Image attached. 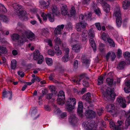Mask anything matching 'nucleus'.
<instances>
[{
	"label": "nucleus",
	"mask_w": 130,
	"mask_h": 130,
	"mask_svg": "<svg viewBox=\"0 0 130 130\" xmlns=\"http://www.w3.org/2000/svg\"><path fill=\"white\" fill-rule=\"evenodd\" d=\"M118 55V57H120L122 55V52L121 51L120 49H118L117 52Z\"/></svg>",
	"instance_id": "338daca9"
},
{
	"label": "nucleus",
	"mask_w": 130,
	"mask_h": 130,
	"mask_svg": "<svg viewBox=\"0 0 130 130\" xmlns=\"http://www.w3.org/2000/svg\"><path fill=\"white\" fill-rule=\"evenodd\" d=\"M125 64L126 63L124 61H121L119 64L117 68L119 70H122L124 68Z\"/></svg>",
	"instance_id": "c85d7f7f"
},
{
	"label": "nucleus",
	"mask_w": 130,
	"mask_h": 130,
	"mask_svg": "<svg viewBox=\"0 0 130 130\" xmlns=\"http://www.w3.org/2000/svg\"><path fill=\"white\" fill-rule=\"evenodd\" d=\"M48 54L51 56H53L55 54L54 52V51L52 50H49L48 52Z\"/></svg>",
	"instance_id": "864d4df0"
},
{
	"label": "nucleus",
	"mask_w": 130,
	"mask_h": 130,
	"mask_svg": "<svg viewBox=\"0 0 130 130\" xmlns=\"http://www.w3.org/2000/svg\"><path fill=\"white\" fill-rule=\"evenodd\" d=\"M81 80V79H79L77 80H73V82L76 83L77 84L79 85V82Z\"/></svg>",
	"instance_id": "774afa93"
},
{
	"label": "nucleus",
	"mask_w": 130,
	"mask_h": 130,
	"mask_svg": "<svg viewBox=\"0 0 130 130\" xmlns=\"http://www.w3.org/2000/svg\"><path fill=\"white\" fill-rule=\"evenodd\" d=\"M77 120V118L74 114L71 115L69 119V122L72 124L76 123V122Z\"/></svg>",
	"instance_id": "4be33fe9"
},
{
	"label": "nucleus",
	"mask_w": 130,
	"mask_h": 130,
	"mask_svg": "<svg viewBox=\"0 0 130 130\" xmlns=\"http://www.w3.org/2000/svg\"><path fill=\"white\" fill-rule=\"evenodd\" d=\"M109 124L110 127L111 129L113 130H119L112 121H111L110 122Z\"/></svg>",
	"instance_id": "7c9ffc66"
},
{
	"label": "nucleus",
	"mask_w": 130,
	"mask_h": 130,
	"mask_svg": "<svg viewBox=\"0 0 130 130\" xmlns=\"http://www.w3.org/2000/svg\"><path fill=\"white\" fill-rule=\"evenodd\" d=\"M54 48L56 51V54L57 55H59L61 54V51L59 50V45L54 46Z\"/></svg>",
	"instance_id": "2f4dec72"
},
{
	"label": "nucleus",
	"mask_w": 130,
	"mask_h": 130,
	"mask_svg": "<svg viewBox=\"0 0 130 130\" xmlns=\"http://www.w3.org/2000/svg\"><path fill=\"white\" fill-rule=\"evenodd\" d=\"M17 15L19 18L23 20L27 19V17L26 14V11H22V7L21 6L17 5Z\"/></svg>",
	"instance_id": "39448f33"
},
{
	"label": "nucleus",
	"mask_w": 130,
	"mask_h": 130,
	"mask_svg": "<svg viewBox=\"0 0 130 130\" xmlns=\"http://www.w3.org/2000/svg\"><path fill=\"white\" fill-rule=\"evenodd\" d=\"M81 48L80 46L78 44H75L72 46V50L75 52H80Z\"/></svg>",
	"instance_id": "b1692460"
},
{
	"label": "nucleus",
	"mask_w": 130,
	"mask_h": 130,
	"mask_svg": "<svg viewBox=\"0 0 130 130\" xmlns=\"http://www.w3.org/2000/svg\"><path fill=\"white\" fill-rule=\"evenodd\" d=\"M94 122L90 120L85 121L82 124V126L87 130H95L97 126H94Z\"/></svg>",
	"instance_id": "423d86ee"
},
{
	"label": "nucleus",
	"mask_w": 130,
	"mask_h": 130,
	"mask_svg": "<svg viewBox=\"0 0 130 130\" xmlns=\"http://www.w3.org/2000/svg\"><path fill=\"white\" fill-rule=\"evenodd\" d=\"M117 102L123 108H125L126 107L125 100L121 96H119L117 99Z\"/></svg>",
	"instance_id": "ddd939ff"
},
{
	"label": "nucleus",
	"mask_w": 130,
	"mask_h": 130,
	"mask_svg": "<svg viewBox=\"0 0 130 130\" xmlns=\"http://www.w3.org/2000/svg\"><path fill=\"white\" fill-rule=\"evenodd\" d=\"M76 104V101L75 99L70 98L67 101L66 108L68 111H71L74 108Z\"/></svg>",
	"instance_id": "20e7f679"
},
{
	"label": "nucleus",
	"mask_w": 130,
	"mask_h": 130,
	"mask_svg": "<svg viewBox=\"0 0 130 130\" xmlns=\"http://www.w3.org/2000/svg\"><path fill=\"white\" fill-rule=\"evenodd\" d=\"M57 101L58 104L60 105H62L65 103V95L63 91H60L59 92Z\"/></svg>",
	"instance_id": "1a4fd4ad"
},
{
	"label": "nucleus",
	"mask_w": 130,
	"mask_h": 130,
	"mask_svg": "<svg viewBox=\"0 0 130 130\" xmlns=\"http://www.w3.org/2000/svg\"><path fill=\"white\" fill-rule=\"evenodd\" d=\"M46 42L48 43V44L50 46H52L53 45L52 43V41L50 39H47Z\"/></svg>",
	"instance_id": "6e6d98bb"
},
{
	"label": "nucleus",
	"mask_w": 130,
	"mask_h": 130,
	"mask_svg": "<svg viewBox=\"0 0 130 130\" xmlns=\"http://www.w3.org/2000/svg\"><path fill=\"white\" fill-rule=\"evenodd\" d=\"M96 14L98 16H100L101 14V11L99 8H98L94 10Z\"/></svg>",
	"instance_id": "09e8293b"
},
{
	"label": "nucleus",
	"mask_w": 130,
	"mask_h": 130,
	"mask_svg": "<svg viewBox=\"0 0 130 130\" xmlns=\"http://www.w3.org/2000/svg\"><path fill=\"white\" fill-rule=\"evenodd\" d=\"M119 18H116V24L117 26L119 27L121 26V24L122 19L121 17Z\"/></svg>",
	"instance_id": "f704fd0d"
},
{
	"label": "nucleus",
	"mask_w": 130,
	"mask_h": 130,
	"mask_svg": "<svg viewBox=\"0 0 130 130\" xmlns=\"http://www.w3.org/2000/svg\"><path fill=\"white\" fill-rule=\"evenodd\" d=\"M75 34H73L72 35V36L71 38V43H73L74 42H75L76 41L75 40V39L73 38V36H75Z\"/></svg>",
	"instance_id": "5fc2aeb1"
},
{
	"label": "nucleus",
	"mask_w": 130,
	"mask_h": 130,
	"mask_svg": "<svg viewBox=\"0 0 130 130\" xmlns=\"http://www.w3.org/2000/svg\"><path fill=\"white\" fill-rule=\"evenodd\" d=\"M107 41H108L111 46L113 47H115V44L113 40L111 39L108 38Z\"/></svg>",
	"instance_id": "c03bdc74"
},
{
	"label": "nucleus",
	"mask_w": 130,
	"mask_h": 130,
	"mask_svg": "<svg viewBox=\"0 0 130 130\" xmlns=\"http://www.w3.org/2000/svg\"><path fill=\"white\" fill-rule=\"evenodd\" d=\"M106 81L107 84L110 86H111L113 83V80L112 78H108L106 79Z\"/></svg>",
	"instance_id": "79ce46f5"
},
{
	"label": "nucleus",
	"mask_w": 130,
	"mask_h": 130,
	"mask_svg": "<svg viewBox=\"0 0 130 130\" xmlns=\"http://www.w3.org/2000/svg\"><path fill=\"white\" fill-rule=\"evenodd\" d=\"M83 106L82 102L81 101L79 102L77 108V112L79 116L81 117H82L83 116Z\"/></svg>",
	"instance_id": "4468645a"
},
{
	"label": "nucleus",
	"mask_w": 130,
	"mask_h": 130,
	"mask_svg": "<svg viewBox=\"0 0 130 130\" xmlns=\"http://www.w3.org/2000/svg\"><path fill=\"white\" fill-rule=\"evenodd\" d=\"M103 78L102 76L99 77L98 79V85H100L101 84H102L103 82Z\"/></svg>",
	"instance_id": "a18cd8bd"
},
{
	"label": "nucleus",
	"mask_w": 130,
	"mask_h": 130,
	"mask_svg": "<svg viewBox=\"0 0 130 130\" xmlns=\"http://www.w3.org/2000/svg\"><path fill=\"white\" fill-rule=\"evenodd\" d=\"M17 62L15 60H13L11 61V69H14L16 67Z\"/></svg>",
	"instance_id": "c9c22d12"
},
{
	"label": "nucleus",
	"mask_w": 130,
	"mask_h": 130,
	"mask_svg": "<svg viewBox=\"0 0 130 130\" xmlns=\"http://www.w3.org/2000/svg\"><path fill=\"white\" fill-rule=\"evenodd\" d=\"M91 95L90 94L88 93L87 94L84 95L82 97V98L83 99H85L86 101H88L91 99Z\"/></svg>",
	"instance_id": "c756f323"
},
{
	"label": "nucleus",
	"mask_w": 130,
	"mask_h": 130,
	"mask_svg": "<svg viewBox=\"0 0 130 130\" xmlns=\"http://www.w3.org/2000/svg\"><path fill=\"white\" fill-rule=\"evenodd\" d=\"M1 19L4 22L7 23L8 21V19L7 17L4 15H2L0 17Z\"/></svg>",
	"instance_id": "49530a36"
},
{
	"label": "nucleus",
	"mask_w": 130,
	"mask_h": 130,
	"mask_svg": "<svg viewBox=\"0 0 130 130\" xmlns=\"http://www.w3.org/2000/svg\"><path fill=\"white\" fill-rule=\"evenodd\" d=\"M47 3L45 2L44 1H41L39 2L40 5L41 6L44 8H46L48 7L50 3V1L48 0L47 1Z\"/></svg>",
	"instance_id": "6ab92c4d"
},
{
	"label": "nucleus",
	"mask_w": 130,
	"mask_h": 130,
	"mask_svg": "<svg viewBox=\"0 0 130 130\" xmlns=\"http://www.w3.org/2000/svg\"><path fill=\"white\" fill-rule=\"evenodd\" d=\"M46 62L49 66H51L52 64L53 61L52 59L46 58L45 59Z\"/></svg>",
	"instance_id": "4c0bfd02"
},
{
	"label": "nucleus",
	"mask_w": 130,
	"mask_h": 130,
	"mask_svg": "<svg viewBox=\"0 0 130 130\" xmlns=\"http://www.w3.org/2000/svg\"><path fill=\"white\" fill-rule=\"evenodd\" d=\"M95 26L96 27L98 30H101V27L100 23H96L95 24Z\"/></svg>",
	"instance_id": "3c124183"
},
{
	"label": "nucleus",
	"mask_w": 130,
	"mask_h": 130,
	"mask_svg": "<svg viewBox=\"0 0 130 130\" xmlns=\"http://www.w3.org/2000/svg\"><path fill=\"white\" fill-rule=\"evenodd\" d=\"M69 60L70 58L69 57V55H64L62 58V61L64 62H67Z\"/></svg>",
	"instance_id": "37998d69"
},
{
	"label": "nucleus",
	"mask_w": 130,
	"mask_h": 130,
	"mask_svg": "<svg viewBox=\"0 0 130 130\" xmlns=\"http://www.w3.org/2000/svg\"><path fill=\"white\" fill-rule=\"evenodd\" d=\"M126 87L124 89L125 92L129 93L130 92V80L128 81L125 83Z\"/></svg>",
	"instance_id": "412c9836"
},
{
	"label": "nucleus",
	"mask_w": 130,
	"mask_h": 130,
	"mask_svg": "<svg viewBox=\"0 0 130 130\" xmlns=\"http://www.w3.org/2000/svg\"><path fill=\"white\" fill-rule=\"evenodd\" d=\"M55 42V46H57L60 45L61 43V41L60 39L58 37H56L54 40Z\"/></svg>",
	"instance_id": "72a5a7b5"
},
{
	"label": "nucleus",
	"mask_w": 130,
	"mask_h": 130,
	"mask_svg": "<svg viewBox=\"0 0 130 130\" xmlns=\"http://www.w3.org/2000/svg\"><path fill=\"white\" fill-rule=\"evenodd\" d=\"M116 56L115 54L112 52H109L107 53L106 57L107 60H108L110 58L112 61H113Z\"/></svg>",
	"instance_id": "a211bd4d"
},
{
	"label": "nucleus",
	"mask_w": 130,
	"mask_h": 130,
	"mask_svg": "<svg viewBox=\"0 0 130 130\" xmlns=\"http://www.w3.org/2000/svg\"><path fill=\"white\" fill-rule=\"evenodd\" d=\"M103 95L104 98L107 100L114 99L115 97V95L113 91L110 90H107L105 92L103 93Z\"/></svg>",
	"instance_id": "6e6552de"
},
{
	"label": "nucleus",
	"mask_w": 130,
	"mask_h": 130,
	"mask_svg": "<svg viewBox=\"0 0 130 130\" xmlns=\"http://www.w3.org/2000/svg\"><path fill=\"white\" fill-rule=\"evenodd\" d=\"M34 34L29 30L24 31L22 33V36L19 39L18 42L20 45L23 44L26 41L27 38L30 40H32L35 38Z\"/></svg>",
	"instance_id": "f03ea898"
},
{
	"label": "nucleus",
	"mask_w": 130,
	"mask_h": 130,
	"mask_svg": "<svg viewBox=\"0 0 130 130\" xmlns=\"http://www.w3.org/2000/svg\"><path fill=\"white\" fill-rule=\"evenodd\" d=\"M113 36L117 41L119 43L122 44L124 41V40L123 38H120L119 36L118 35L117 33H116L113 35Z\"/></svg>",
	"instance_id": "bb28decb"
},
{
	"label": "nucleus",
	"mask_w": 130,
	"mask_h": 130,
	"mask_svg": "<svg viewBox=\"0 0 130 130\" xmlns=\"http://www.w3.org/2000/svg\"><path fill=\"white\" fill-rule=\"evenodd\" d=\"M124 55V57L126 59H127L130 58V53L128 52H125Z\"/></svg>",
	"instance_id": "8fccbe9b"
},
{
	"label": "nucleus",
	"mask_w": 130,
	"mask_h": 130,
	"mask_svg": "<svg viewBox=\"0 0 130 130\" xmlns=\"http://www.w3.org/2000/svg\"><path fill=\"white\" fill-rule=\"evenodd\" d=\"M102 6L104 11L106 13H108L110 11L109 5L105 3L103 4Z\"/></svg>",
	"instance_id": "393cba45"
},
{
	"label": "nucleus",
	"mask_w": 130,
	"mask_h": 130,
	"mask_svg": "<svg viewBox=\"0 0 130 130\" xmlns=\"http://www.w3.org/2000/svg\"><path fill=\"white\" fill-rule=\"evenodd\" d=\"M83 84L84 86L86 87H88L89 86L88 83L86 81L84 80L83 82Z\"/></svg>",
	"instance_id": "0e129e2a"
},
{
	"label": "nucleus",
	"mask_w": 130,
	"mask_h": 130,
	"mask_svg": "<svg viewBox=\"0 0 130 130\" xmlns=\"http://www.w3.org/2000/svg\"><path fill=\"white\" fill-rule=\"evenodd\" d=\"M12 92L11 91H8L7 92L5 91H4L3 92L2 98L4 99L5 98L8 97L10 96L9 98L10 99L12 98Z\"/></svg>",
	"instance_id": "aec40b11"
},
{
	"label": "nucleus",
	"mask_w": 130,
	"mask_h": 130,
	"mask_svg": "<svg viewBox=\"0 0 130 130\" xmlns=\"http://www.w3.org/2000/svg\"><path fill=\"white\" fill-rule=\"evenodd\" d=\"M51 91L54 94H56L57 93V91H55V87L53 86H50L49 87Z\"/></svg>",
	"instance_id": "ea45409f"
},
{
	"label": "nucleus",
	"mask_w": 130,
	"mask_h": 130,
	"mask_svg": "<svg viewBox=\"0 0 130 130\" xmlns=\"http://www.w3.org/2000/svg\"><path fill=\"white\" fill-rule=\"evenodd\" d=\"M85 115L88 118H92L95 117V113L94 111L89 110H87L85 112Z\"/></svg>",
	"instance_id": "f3484780"
},
{
	"label": "nucleus",
	"mask_w": 130,
	"mask_h": 130,
	"mask_svg": "<svg viewBox=\"0 0 130 130\" xmlns=\"http://www.w3.org/2000/svg\"><path fill=\"white\" fill-rule=\"evenodd\" d=\"M11 37L12 39L13 40H18L19 38V36L17 34H14L12 35H11Z\"/></svg>",
	"instance_id": "58836bf2"
},
{
	"label": "nucleus",
	"mask_w": 130,
	"mask_h": 130,
	"mask_svg": "<svg viewBox=\"0 0 130 130\" xmlns=\"http://www.w3.org/2000/svg\"><path fill=\"white\" fill-rule=\"evenodd\" d=\"M60 10L62 14L64 15H67L69 16V14H68V8L67 6L65 5L61 4L60 5Z\"/></svg>",
	"instance_id": "f8f14e48"
},
{
	"label": "nucleus",
	"mask_w": 130,
	"mask_h": 130,
	"mask_svg": "<svg viewBox=\"0 0 130 130\" xmlns=\"http://www.w3.org/2000/svg\"><path fill=\"white\" fill-rule=\"evenodd\" d=\"M18 75L21 77H23L24 76V73L23 72L19 71L18 72Z\"/></svg>",
	"instance_id": "bf43d9fd"
},
{
	"label": "nucleus",
	"mask_w": 130,
	"mask_h": 130,
	"mask_svg": "<svg viewBox=\"0 0 130 130\" xmlns=\"http://www.w3.org/2000/svg\"><path fill=\"white\" fill-rule=\"evenodd\" d=\"M92 15L91 12L86 13L84 15L80 14L79 16V20L81 22L80 23L77 24L76 26V30L78 31L81 30L82 28H85L86 26V24L83 21L84 19H90Z\"/></svg>",
	"instance_id": "7ed1b4c3"
},
{
	"label": "nucleus",
	"mask_w": 130,
	"mask_h": 130,
	"mask_svg": "<svg viewBox=\"0 0 130 130\" xmlns=\"http://www.w3.org/2000/svg\"><path fill=\"white\" fill-rule=\"evenodd\" d=\"M7 52L6 47L0 45V53L4 54L6 53Z\"/></svg>",
	"instance_id": "a19ab883"
},
{
	"label": "nucleus",
	"mask_w": 130,
	"mask_h": 130,
	"mask_svg": "<svg viewBox=\"0 0 130 130\" xmlns=\"http://www.w3.org/2000/svg\"><path fill=\"white\" fill-rule=\"evenodd\" d=\"M64 27L63 25H61L57 26L55 28L54 31V33L56 36L60 35L61 33V31Z\"/></svg>",
	"instance_id": "2eb2a0df"
},
{
	"label": "nucleus",
	"mask_w": 130,
	"mask_h": 130,
	"mask_svg": "<svg viewBox=\"0 0 130 130\" xmlns=\"http://www.w3.org/2000/svg\"><path fill=\"white\" fill-rule=\"evenodd\" d=\"M89 31L88 32L87 30H84L83 31L82 35V40L83 41H85L87 39L88 36H89Z\"/></svg>",
	"instance_id": "a878e982"
},
{
	"label": "nucleus",
	"mask_w": 130,
	"mask_h": 130,
	"mask_svg": "<svg viewBox=\"0 0 130 130\" xmlns=\"http://www.w3.org/2000/svg\"><path fill=\"white\" fill-rule=\"evenodd\" d=\"M104 44L102 43H100L99 46V50L101 51H102L104 48Z\"/></svg>",
	"instance_id": "603ef678"
},
{
	"label": "nucleus",
	"mask_w": 130,
	"mask_h": 130,
	"mask_svg": "<svg viewBox=\"0 0 130 130\" xmlns=\"http://www.w3.org/2000/svg\"><path fill=\"white\" fill-rule=\"evenodd\" d=\"M33 58L34 60H38L37 63L39 64H42L43 61V57L42 55H40L38 50H37L35 52Z\"/></svg>",
	"instance_id": "9d476101"
},
{
	"label": "nucleus",
	"mask_w": 130,
	"mask_h": 130,
	"mask_svg": "<svg viewBox=\"0 0 130 130\" xmlns=\"http://www.w3.org/2000/svg\"><path fill=\"white\" fill-rule=\"evenodd\" d=\"M82 61L84 65L87 68L89 66L90 61L88 60L86 58H82Z\"/></svg>",
	"instance_id": "cd10ccee"
},
{
	"label": "nucleus",
	"mask_w": 130,
	"mask_h": 130,
	"mask_svg": "<svg viewBox=\"0 0 130 130\" xmlns=\"http://www.w3.org/2000/svg\"><path fill=\"white\" fill-rule=\"evenodd\" d=\"M108 35L104 32L103 33L101 36L102 39L105 42H107V40L108 39Z\"/></svg>",
	"instance_id": "473e14b6"
},
{
	"label": "nucleus",
	"mask_w": 130,
	"mask_h": 130,
	"mask_svg": "<svg viewBox=\"0 0 130 130\" xmlns=\"http://www.w3.org/2000/svg\"><path fill=\"white\" fill-rule=\"evenodd\" d=\"M106 108L107 111L111 113L114 115H116L117 112L115 110L114 105L113 104H110L106 106Z\"/></svg>",
	"instance_id": "9b49d317"
},
{
	"label": "nucleus",
	"mask_w": 130,
	"mask_h": 130,
	"mask_svg": "<svg viewBox=\"0 0 130 130\" xmlns=\"http://www.w3.org/2000/svg\"><path fill=\"white\" fill-rule=\"evenodd\" d=\"M78 62L77 60H76L75 61L74 64V66L75 68H76L78 67Z\"/></svg>",
	"instance_id": "680f3d73"
},
{
	"label": "nucleus",
	"mask_w": 130,
	"mask_h": 130,
	"mask_svg": "<svg viewBox=\"0 0 130 130\" xmlns=\"http://www.w3.org/2000/svg\"><path fill=\"white\" fill-rule=\"evenodd\" d=\"M113 16L116 18L121 17L120 8L119 7H116L115 8L113 13Z\"/></svg>",
	"instance_id": "dca6fc26"
},
{
	"label": "nucleus",
	"mask_w": 130,
	"mask_h": 130,
	"mask_svg": "<svg viewBox=\"0 0 130 130\" xmlns=\"http://www.w3.org/2000/svg\"><path fill=\"white\" fill-rule=\"evenodd\" d=\"M94 36V34L92 29H91L90 30L89 33V41L91 44L93 50L94 52H95L96 50V46L93 39Z\"/></svg>",
	"instance_id": "0eeeda50"
},
{
	"label": "nucleus",
	"mask_w": 130,
	"mask_h": 130,
	"mask_svg": "<svg viewBox=\"0 0 130 130\" xmlns=\"http://www.w3.org/2000/svg\"><path fill=\"white\" fill-rule=\"evenodd\" d=\"M130 6V1L127 0H125L123 3V8L124 9H126Z\"/></svg>",
	"instance_id": "5701e85b"
},
{
	"label": "nucleus",
	"mask_w": 130,
	"mask_h": 130,
	"mask_svg": "<svg viewBox=\"0 0 130 130\" xmlns=\"http://www.w3.org/2000/svg\"><path fill=\"white\" fill-rule=\"evenodd\" d=\"M67 116V113L66 112H63L60 115V117L61 118H63L66 117Z\"/></svg>",
	"instance_id": "e2e57ef3"
},
{
	"label": "nucleus",
	"mask_w": 130,
	"mask_h": 130,
	"mask_svg": "<svg viewBox=\"0 0 130 130\" xmlns=\"http://www.w3.org/2000/svg\"><path fill=\"white\" fill-rule=\"evenodd\" d=\"M51 9V13L50 12L47 14H46L44 12H42L40 9L36 8L31 9L30 11L33 13L36 14V16L40 23H42V22L39 15V14H40L41 17L43 18V21H46L47 19V17H48L49 21L51 22H53L54 21V16H59L60 15L59 11L56 6L52 5Z\"/></svg>",
	"instance_id": "f257e3e1"
},
{
	"label": "nucleus",
	"mask_w": 130,
	"mask_h": 130,
	"mask_svg": "<svg viewBox=\"0 0 130 130\" xmlns=\"http://www.w3.org/2000/svg\"><path fill=\"white\" fill-rule=\"evenodd\" d=\"M70 14H69V17H71L72 16L75 15L76 13V12L75 10V8L74 7H72L70 11Z\"/></svg>",
	"instance_id": "e433bc0d"
},
{
	"label": "nucleus",
	"mask_w": 130,
	"mask_h": 130,
	"mask_svg": "<svg viewBox=\"0 0 130 130\" xmlns=\"http://www.w3.org/2000/svg\"><path fill=\"white\" fill-rule=\"evenodd\" d=\"M69 50L68 48H65L64 50V55H68Z\"/></svg>",
	"instance_id": "13d9d810"
},
{
	"label": "nucleus",
	"mask_w": 130,
	"mask_h": 130,
	"mask_svg": "<svg viewBox=\"0 0 130 130\" xmlns=\"http://www.w3.org/2000/svg\"><path fill=\"white\" fill-rule=\"evenodd\" d=\"M31 111H32V116L34 117L37 112V110L36 109H35L33 110H31Z\"/></svg>",
	"instance_id": "4d7b16f0"
},
{
	"label": "nucleus",
	"mask_w": 130,
	"mask_h": 130,
	"mask_svg": "<svg viewBox=\"0 0 130 130\" xmlns=\"http://www.w3.org/2000/svg\"><path fill=\"white\" fill-rule=\"evenodd\" d=\"M0 11H3L4 12H6L7 11L6 8L4 6L1 4H0Z\"/></svg>",
	"instance_id": "de8ad7c7"
},
{
	"label": "nucleus",
	"mask_w": 130,
	"mask_h": 130,
	"mask_svg": "<svg viewBox=\"0 0 130 130\" xmlns=\"http://www.w3.org/2000/svg\"><path fill=\"white\" fill-rule=\"evenodd\" d=\"M44 108L45 110L47 111H49L51 110V109L48 105H44Z\"/></svg>",
	"instance_id": "69168bd1"
},
{
	"label": "nucleus",
	"mask_w": 130,
	"mask_h": 130,
	"mask_svg": "<svg viewBox=\"0 0 130 130\" xmlns=\"http://www.w3.org/2000/svg\"><path fill=\"white\" fill-rule=\"evenodd\" d=\"M103 112V109L102 108H101L100 109H98L97 110V113L99 115H101Z\"/></svg>",
	"instance_id": "052dcab7"
}]
</instances>
